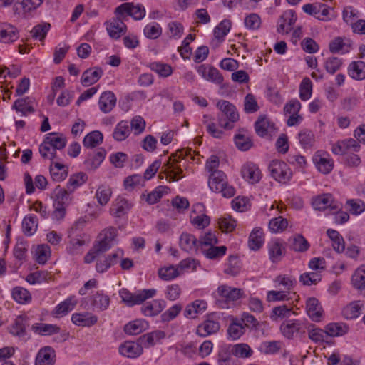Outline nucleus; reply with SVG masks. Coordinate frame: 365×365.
<instances>
[{
    "instance_id": "nucleus-45",
    "label": "nucleus",
    "mask_w": 365,
    "mask_h": 365,
    "mask_svg": "<svg viewBox=\"0 0 365 365\" xmlns=\"http://www.w3.org/2000/svg\"><path fill=\"white\" fill-rule=\"evenodd\" d=\"M206 309V302L202 300H195L186 307L185 315L187 317L195 318L197 314L202 313Z\"/></svg>"
},
{
    "instance_id": "nucleus-27",
    "label": "nucleus",
    "mask_w": 365,
    "mask_h": 365,
    "mask_svg": "<svg viewBox=\"0 0 365 365\" xmlns=\"http://www.w3.org/2000/svg\"><path fill=\"white\" fill-rule=\"evenodd\" d=\"M281 20L282 22L278 26L277 31L288 34L297 21V15L292 10L287 11L281 16Z\"/></svg>"
},
{
    "instance_id": "nucleus-47",
    "label": "nucleus",
    "mask_w": 365,
    "mask_h": 365,
    "mask_svg": "<svg viewBox=\"0 0 365 365\" xmlns=\"http://www.w3.org/2000/svg\"><path fill=\"white\" fill-rule=\"evenodd\" d=\"M12 108L17 112L21 113L23 115H27L28 113L34 112L29 98H19L13 104Z\"/></svg>"
},
{
    "instance_id": "nucleus-25",
    "label": "nucleus",
    "mask_w": 365,
    "mask_h": 365,
    "mask_svg": "<svg viewBox=\"0 0 365 365\" xmlns=\"http://www.w3.org/2000/svg\"><path fill=\"white\" fill-rule=\"evenodd\" d=\"M307 312L312 320L319 322L322 317V308L315 297H310L306 302Z\"/></svg>"
},
{
    "instance_id": "nucleus-36",
    "label": "nucleus",
    "mask_w": 365,
    "mask_h": 365,
    "mask_svg": "<svg viewBox=\"0 0 365 365\" xmlns=\"http://www.w3.org/2000/svg\"><path fill=\"white\" fill-rule=\"evenodd\" d=\"M245 332V328L237 318H232L227 328V334L232 340L239 339Z\"/></svg>"
},
{
    "instance_id": "nucleus-2",
    "label": "nucleus",
    "mask_w": 365,
    "mask_h": 365,
    "mask_svg": "<svg viewBox=\"0 0 365 365\" xmlns=\"http://www.w3.org/2000/svg\"><path fill=\"white\" fill-rule=\"evenodd\" d=\"M70 191L59 186L54 190L53 218L60 220L66 215V207L70 205L72 200Z\"/></svg>"
},
{
    "instance_id": "nucleus-11",
    "label": "nucleus",
    "mask_w": 365,
    "mask_h": 365,
    "mask_svg": "<svg viewBox=\"0 0 365 365\" xmlns=\"http://www.w3.org/2000/svg\"><path fill=\"white\" fill-rule=\"evenodd\" d=\"M303 11L307 14L314 16L319 20H327L329 19V7L321 3L307 4L302 7Z\"/></svg>"
},
{
    "instance_id": "nucleus-28",
    "label": "nucleus",
    "mask_w": 365,
    "mask_h": 365,
    "mask_svg": "<svg viewBox=\"0 0 365 365\" xmlns=\"http://www.w3.org/2000/svg\"><path fill=\"white\" fill-rule=\"evenodd\" d=\"M116 103V98L111 91L103 92L98 101L100 109L104 113L110 112L115 107Z\"/></svg>"
},
{
    "instance_id": "nucleus-24",
    "label": "nucleus",
    "mask_w": 365,
    "mask_h": 365,
    "mask_svg": "<svg viewBox=\"0 0 365 365\" xmlns=\"http://www.w3.org/2000/svg\"><path fill=\"white\" fill-rule=\"evenodd\" d=\"M268 252L272 262L277 263L281 261L285 247L279 240H274L268 244Z\"/></svg>"
},
{
    "instance_id": "nucleus-14",
    "label": "nucleus",
    "mask_w": 365,
    "mask_h": 365,
    "mask_svg": "<svg viewBox=\"0 0 365 365\" xmlns=\"http://www.w3.org/2000/svg\"><path fill=\"white\" fill-rule=\"evenodd\" d=\"M312 206L315 210H324L328 207L331 210H339L337 202L329 193L323 194L314 197L312 200Z\"/></svg>"
},
{
    "instance_id": "nucleus-62",
    "label": "nucleus",
    "mask_w": 365,
    "mask_h": 365,
    "mask_svg": "<svg viewBox=\"0 0 365 365\" xmlns=\"http://www.w3.org/2000/svg\"><path fill=\"white\" fill-rule=\"evenodd\" d=\"M165 189H167L166 187L160 186L148 195H143L141 198L145 199L149 205L155 204L162 198Z\"/></svg>"
},
{
    "instance_id": "nucleus-12",
    "label": "nucleus",
    "mask_w": 365,
    "mask_h": 365,
    "mask_svg": "<svg viewBox=\"0 0 365 365\" xmlns=\"http://www.w3.org/2000/svg\"><path fill=\"white\" fill-rule=\"evenodd\" d=\"M359 149V143L353 138H349L336 142L332 145L331 151L336 155H345L349 151L358 152Z\"/></svg>"
},
{
    "instance_id": "nucleus-57",
    "label": "nucleus",
    "mask_w": 365,
    "mask_h": 365,
    "mask_svg": "<svg viewBox=\"0 0 365 365\" xmlns=\"http://www.w3.org/2000/svg\"><path fill=\"white\" fill-rule=\"evenodd\" d=\"M9 331L14 336H24L26 334V322L24 318L19 316L10 327Z\"/></svg>"
},
{
    "instance_id": "nucleus-29",
    "label": "nucleus",
    "mask_w": 365,
    "mask_h": 365,
    "mask_svg": "<svg viewBox=\"0 0 365 365\" xmlns=\"http://www.w3.org/2000/svg\"><path fill=\"white\" fill-rule=\"evenodd\" d=\"M131 207L128 201L123 197H118L113 203L110 212L116 217H120L125 215Z\"/></svg>"
},
{
    "instance_id": "nucleus-4",
    "label": "nucleus",
    "mask_w": 365,
    "mask_h": 365,
    "mask_svg": "<svg viewBox=\"0 0 365 365\" xmlns=\"http://www.w3.org/2000/svg\"><path fill=\"white\" fill-rule=\"evenodd\" d=\"M156 294V289H143L138 293L133 294L127 289H122L119 292L120 297L123 302L128 306L132 307L135 304H140L146 299L152 298Z\"/></svg>"
},
{
    "instance_id": "nucleus-7",
    "label": "nucleus",
    "mask_w": 365,
    "mask_h": 365,
    "mask_svg": "<svg viewBox=\"0 0 365 365\" xmlns=\"http://www.w3.org/2000/svg\"><path fill=\"white\" fill-rule=\"evenodd\" d=\"M115 14L119 16L127 14L135 20H140L145 16V10L141 5L135 6L133 3L127 2L118 6L115 10Z\"/></svg>"
},
{
    "instance_id": "nucleus-64",
    "label": "nucleus",
    "mask_w": 365,
    "mask_h": 365,
    "mask_svg": "<svg viewBox=\"0 0 365 365\" xmlns=\"http://www.w3.org/2000/svg\"><path fill=\"white\" fill-rule=\"evenodd\" d=\"M288 226L287 220L282 216L272 219L269 223V228L273 232L284 231Z\"/></svg>"
},
{
    "instance_id": "nucleus-63",
    "label": "nucleus",
    "mask_w": 365,
    "mask_h": 365,
    "mask_svg": "<svg viewBox=\"0 0 365 365\" xmlns=\"http://www.w3.org/2000/svg\"><path fill=\"white\" fill-rule=\"evenodd\" d=\"M235 143L237 148L242 151L248 150L253 145L252 140L248 135L241 133L235 135Z\"/></svg>"
},
{
    "instance_id": "nucleus-54",
    "label": "nucleus",
    "mask_w": 365,
    "mask_h": 365,
    "mask_svg": "<svg viewBox=\"0 0 365 365\" xmlns=\"http://www.w3.org/2000/svg\"><path fill=\"white\" fill-rule=\"evenodd\" d=\"M362 307L363 304L360 301L353 302L344 309V315L347 319L356 318L360 315Z\"/></svg>"
},
{
    "instance_id": "nucleus-58",
    "label": "nucleus",
    "mask_w": 365,
    "mask_h": 365,
    "mask_svg": "<svg viewBox=\"0 0 365 365\" xmlns=\"http://www.w3.org/2000/svg\"><path fill=\"white\" fill-rule=\"evenodd\" d=\"M50 28L51 25L48 23H42L35 26L31 31L32 38L43 41Z\"/></svg>"
},
{
    "instance_id": "nucleus-51",
    "label": "nucleus",
    "mask_w": 365,
    "mask_h": 365,
    "mask_svg": "<svg viewBox=\"0 0 365 365\" xmlns=\"http://www.w3.org/2000/svg\"><path fill=\"white\" fill-rule=\"evenodd\" d=\"M227 247L225 246L215 247L210 246L207 248L202 247L200 251L209 259H217L225 255Z\"/></svg>"
},
{
    "instance_id": "nucleus-19",
    "label": "nucleus",
    "mask_w": 365,
    "mask_h": 365,
    "mask_svg": "<svg viewBox=\"0 0 365 365\" xmlns=\"http://www.w3.org/2000/svg\"><path fill=\"white\" fill-rule=\"evenodd\" d=\"M121 355L128 358H135L143 353L142 344L134 341H125L119 346Z\"/></svg>"
},
{
    "instance_id": "nucleus-41",
    "label": "nucleus",
    "mask_w": 365,
    "mask_h": 365,
    "mask_svg": "<svg viewBox=\"0 0 365 365\" xmlns=\"http://www.w3.org/2000/svg\"><path fill=\"white\" fill-rule=\"evenodd\" d=\"M31 329L34 332L41 335H51L60 331V327L49 324L36 323L32 325Z\"/></svg>"
},
{
    "instance_id": "nucleus-35",
    "label": "nucleus",
    "mask_w": 365,
    "mask_h": 365,
    "mask_svg": "<svg viewBox=\"0 0 365 365\" xmlns=\"http://www.w3.org/2000/svg\"><path fill=\"white\" fill-rule=\"evenodd\" d=\"M52 179L56 182L63 181L68 175V168L64 165L52 161L50 165Z\"/></svg>"
},
{
    "instance_id": "nucleus-46",
    "label": "nucleus",
    "mask_w": 365,
    "mask_h": 365,
    "mask_svg": "<svg viewBox=\"0 0 365 365\" xmlns=\"http://www.w3.org/2000/svg\"><path fill=\"white\" fill-rule=\"evenodd\" d=\"M12 297L19 304H24L31 301V294L25 288L16 287L12 289Z\"/></svg>"
},
{
    "instance_id": "nucleus-43",
    "label": "nucleus",
    "mask_w": 365,
    "mask_h": 365,
    "mask_svg": "<svg viewBox=\"0 0 365 365\" xmlns=\"http://www.w3.org/2000/svg\"><path fill=\"white\" fill-rule=\"evenodd\" d=\"M130 133V128L128 125V122L122 120L115 126L113 136L115 140L122 141L126 139L129 136Z\"/></svg>"
},
{
    "instance_id": "nucleus-10",
    "label": "nucleus",
    "mask_w": 365,
    "mask_h": 365,
    "mask_svg": "<svg viewBox=\"0 0 365 365\" xmlns=\"http://www.w3.org/2000/svg\"><path fill=\"white\" fill-rule=\"evenodd\" d=\"M313 162L319 172L323 174L329 173L334 168V161L329 155L322 150L315 153Z\"/></svg>"
},
{
    "instance_id": "nucleus-40",
    "label": "nucleus",
    "mask_w": 365,
    "mask_h": 365,
    "mask_svg": "<svg viewBox=\"0 0 365 365\" xmlns=\"http://www.w3.org/2000/svg\"><path fill=\"white\" fill-rule=\"evenodd\" d=\"M264 242V235L261 228H255L250 235L248 245L251 250H258Z\"/></svg>"
},
{
    "instance_id": "nucleus-16",
    "label": "nucleus",
    "mask_w": 365,
    "mask_h": 365,
    "mask_svg": "<svg viewBox=\"0 0 365 365\" xmlns=\"http://www.w3.org/2000/svg\"><path fill=\"white\" fill-rule=\"evenodd\" d=\"M256 133L260 137L271 136L275 130L274 124L266 116H259L255 123Z\"/></svg>"
},
{
    "instance_id": "nucleus-60",
    "label": "nucleus",
    "mask_w": 365,
    "mask_h": 365,
    "mask_svg": "<svg viewBox=\"0 0 365 365\" xmlns=\"http://www.w3.org/2000/svg\"><path fill=\"white\" fill-rule=\"evenodd\" d=\"M144 35L150 39H156L162 34L161 26L155 22L146 25L143 29Z\"/></svg>"
},
{
    "instance_id": "nucleus-52",
    "label": "nucleus",
    "mask_w": 365,
    "mask_h": 365,
    "mask_svg": "<svg viewBox=\"0 0 365 365\" xmlns=\"http://www.w3.org/2000/svg\"><path fill=\"white\" fill-rule=\"evenodd\" d=\"M112 195L111 189L105 185H101L96 192V197L98 204L103 206L106 205L110 199Z\"/></svg>"
},
{
    "instance_id": "nucleus-30",
    "label": "nucleus",
    "mask_w": 365,
    "mask_h": 365,
    "mask_svg": "<svg viewBox=\"0 0 365 365\" xmlns=\"http://www.w3.org/2000/svg\"><path fill=\"white\" fill-rule=\"evenodd\" d=\"M220 325L219 322L207 319L200 324L197 328V334L202 337H206L219 331Z\"/></svg>"
},
{
    "instance_id": "nucleus-55",
    "label": "nucleus",
    "mask_w": 365,
    "mask_h": 365,
    "mask_svg": "<svg viewBox=\"0 0 365 365\" xmlns=\"http://www.w3.org/2000/svg\"><path fill=\"white\" fill-rule=\"evenodd\" d=\"M24 233L26 235L31 236L36 230L38 227V222L34 216H26L22 222Z\"/></svg>"
},
{
    "instance_id": "nucleus-48",
    "label": "nucleus",
    "mask_w": 365,
    "mask_h": 365,
    "mask_svg": "<svg viewBox=\"0 0 365 365\" xmlns=\"http://www.w3.org/2000/svg\"><path fill=\"white\" fill-rule=\"evenodd\" d=\"M300 145L304 149L312 148L315 143V137L312 130L304 129L298 134Z\"/></svg>"
},
{
    "instance_id": "nucleus-9",
    "label": "nucleus",
    "mask_w": 365,
    "mask_h": 365,
    "mask_svg": "<svg viewBox=\"0 0 365 365\" xmlns=\"http://www.w3.org/2000/svg\"><path fill=\"white\" fill-rule=\"evenodd\" d=\"M122 16L117 15L116 17L106 22L107 31L110 37L113 39L119 38L126 32L127 26Z\"/></svg>"
},
{
    "instance_id": "nucleus-50",
    "label": "nucleus",
    "mask_w": 365,
    "mask_h": 365,
    "mask_svg": "<svg viewBox=\"0 0 365 365\" xmlns=\"http://www.w3.org/2000/svg\"><path fill=\"white\" fill-rule=\"evenodd\" d=\"M349 327L344 324L330 323L325 327L327 336H338L346 334Z\"/></svg>"
},
{
    "instance_id": "nucleus-56",
    "label": "nucleus",
    "mask_w": 365,
    "mask_h": 365,
    "mask_svg": "<svg viewBox=\"0 0 365 365\" xmlns=\"http://www.w3.org/2000/svg\"><path fill=\"white\" fill-rule=\"evenodd\" d=\"M353 286L359 289H365V265L358 268L351 278Z\"/></svg>"
},
{
    "instance_id": "nucleus-44",
    "label": "nucleus",
    "mask_w": 365,
    "mask_h": 365,
    "mask_svg": "<svg viewBox=\"0 0 365 365\" xmlns=\"http://www.w3.org/2000/svg\"><path fill=\"white\" fill-rule=\"evenodd\" d=\"M88 180L87 175L83 172L77 173L70 176L67 182V189L73 192L77 187L83 185Z\"/></svg>"
},
{
    "instance_id": "nucleus-8",
    "label": "nucleus",
    "mask_w": 365,
    "mask_h": 365,
    "mask_svg": "<svg viewBox=\"0 0 365 365\" xmlns=\"http://www.w3.org/2000/svg\"><path fill=\"white\" fill-rule=\"evenodd\" d=\"M200 245L199 240L192 234L184 232L180 236V249L190 255L197 254L200 250Z\"/></svg>"
},
{
    "instance_id": "nucleus-6",
    "label": "nucleus",
    "mask_w": 365,
    "mask_h": 365,
    "mask_svg": "<svg viewBox=\"0 0 365 365\" xmlns=\"http://www.w3.org/2000/svg\"><path fill=\"white\" fill-rule=\"evenodd\" d=\"M269 170L272 176L281 182H286L289 180L292 175L288 165L279 160H273L269 165Z\"/></svg>"
},
{
    "instance_id": "nucleus-20",
    "label": "nucleus",
    "mask_w": 365,
    "mask_h": 365,
    "mask_svg": "<svg viewBox=\"0 0 365 365\" xmlns=\"http://www.w3.org/2000/svg\"><path fill=\"white\" fill-rule=\"evenodd\" d=\"M19 37L18 29L10 24L0 25V42L9 43L16 41Z\"/></svg>"
},
{
    "instance_id": "nucleus-53",
    "label": "nucleus",
    "mask_w": 365,
    "mask_h": 365,
    "mask_svg": "<svg viewBox=\"0 0 365 365\" xmlns=\"http://www.w3.org/2000/svg\"><path fill=\"white\" fill-rule=\"evenodd\" d=\"M180 275L178 267L173 265L161 267L158 269V276L162 280L170 281Z\"/></svg>"
},
{
    "instance_id": "nucleus-5",
    "label": "nucleus",
    "mask_w": 365,
    "mask_h": 365,
    "mask_svg": "<svg viewBox=\"0 0 365 365\" xmlns=\"http://www.w3.org/2000/svg\"><path fill=\"white\" fill-rule=\"evenodd\" d=\"M282 334L288 339H292L297 336H303L305 334L304 324L297 319H287L284 321L279 327Z\"/></svg>"
},
{
    "instance_id": "nucleus-13",
    "label": "nucleus",
    "mask_w": 365,
    "mask_h": 365,
    "mask_svg": "<svg viewBox=\"0 0 365 365\" xmlns=\"http://www.w3.org/2000/svg\"><path fill=\"white\" fill-rule=\"evenodd\" d=\"M242 178L250 183H256L261 178V171L258 166L252 162L245 163L241 168Z\"/></svg>"
},
{
    "instance_id": "nucleus-37",
    "label": "nucleus",
    "mask_w": 365,
    "mask_h": 365,
    "mask_svg": "<svg viewBox=\"0 0 365 365\" xmlns=\"http://www.w3.org/2000/svg\"><path fill=\"white\" fill-rule=\"evenodd\" d=\"M119 257V255L115 252L108 255L103 259H98L96 265V271L99 273H103L107 271L111 266L117 263Z\"/></svg>"
},
{
    "instance_id": "nucleus-17",
    "label": "nucleus",
    "mask_w": 365,
    "mask_h": 365,
    "mask_svg": "<svg viewBox=\"0 0 365 365\" xmlns=\"http://www.w3.org/2000/svg\"><path fill=\"white\" fill-rule=\"evenodd\" d=\"M56 356V351L51 346H44L37 353L35 365H54Z\"/></svg>"
},
{
    "instance_id": "nucleus-15",
    "label": "nucleus",
    "mask_w": 365,
    "mask_h": 365,
    "mask_svg": "<svg viewBox=\"0 0 365 365\" xmlns=\"http://www.w3.org/2000/svg\"><path fill=\"white\" fill-rule=\"evenodd\" d=\"M197 71L199 75L207 81L217 84H221L223 81V77L220 73V71L212 66L200 65L198 66Z\"/></svg>"
},
{
    "instance_id": "nucleus-42",
    "label": "nucleus",
    "mask_w": 365,
    "mask_h": 365,
    "mask_svg": "<svg viewBox=\"0 0 365 365\" xmlns=\"http://www.w3.org/2000/svg\"><path fill=\"white\" fill-rule=\"evenodd\" d=\"M290 248L295 252H304L309 248V243L303 235L298 234L289 239Z\"/></svg>"
},
{
    "instance_id": "nucleus-49",
    "label": "nucleus",
    "mask_w": 365,
    "mask_h": 365,
    "mask_svg": "<svg viewBox=\"0 0 365 365\" xmlns=\"http://www.w3.org/2000/svg\"><path fill=\"white\" fill-rule=\"evenodd\" d=\"M103 141V135L100 131H92L86 135L83 140L85 147L93 148L98 145Z\"/></svg>"
},
{
    "instance_id": "nucleus-32",
    "label": "nucleus",
    "mask_w": 365,
    "mask_h": 365,
    "mask_svg": "<svg viewBox=\"0 0 365 365\" xmlns=\"http://www.w3.org/2000/svg\"><path fill=\"white\" fill-rule=\"evenodd\" d=\"M218 294L227 301H236L243 296L241 289L232 288L227 285H222L217 289Z\"/></svg>"
},
{
    "instance_id": "nucleus-39",
    "label": "nucleus",
    "mask_w": 365,
    "mask_h": 365,
    "mask_svg": "<svg viewBox=\"0 0 365 365\" xmlns=\"http://www.w3.org/2000/svg\"><path fill=\"white\" fill-rule=\"evenodd\" d=\"M51 146L56 150H62L66 147V138L61 133H51L44 138Z\"/></svg>"
},
{
    "instance_id": "nucleus-34",
    "label": "nucleus",
    "mask_w": 365,
    "mask_h": 365,
    "mask_svg": "<svg viewBox=\"0 0 365 365\" xmlns=\"http://www.w3.org/2000/svg\"><path fill=\"white\" fill-rule=\"evenodd\" d=\"M348 74L355 80L365 79V62L362 61L351 62L348 67Z\"/></svg>"
},
{
    "instance_id": "nucleus-26",
    "label": "nucleus",
    "mask_w": 365,
    "mask_h": 365,
    "mask_svg": "<svg viewBox=\"0 0 365 365\" xmlns=\"http://www.w3.org/2000/svg\"><path fill=\"white\" fill-rule=\"evenodd\" d=\"M110 297L102 292H96L91 298V305L94 311L107 309L110 304Z\"/></svg>"
},
{
    "instance_id": "nucleus-1",
    "label": "nucleus",
    "mask_w": 365,
    "mask_h": 365,
    "mask_svg": "<svg viewBox=\"0 0 365 365\" xmlns=\"http://www.w3.org/2000/svg\"><path fill=\"white\" fill-rule=\"evenodd\" d=\"M220 110L218 115V123L220 127L230 130L234 128V123L239 120V114L236 108L231 103L225 100L218 101L217 104Z\"/></svg>"
},
{
    "instance_id": "nucleus-23",
    "label": "nucleus",
    "mask_w": 365,
    "mask_h": 365,
    "mask_svg": "<svg viewBox=\"0 0 365 365\" xmlns=\"http://www.w3.org/2000/svg\"><path fill=\"white\" fill-rule=\"evenodd\" d=\"M103 71L99 67L91 68L86 70L81 76V83L88 87L96 83L103 76Z\"/></svg>"
},
{
    "instance_id": "nucleus-3",
    "label": "nucleus",
    "mask_w": 365,
    "mask_h": 365,
    "mask_svg": "<svg viewBox=\"0 0 365 365\" xmlns=\"http://www.w3.org/2000/svg\"><path fill=\"white\" fill-rule=\"evenodd\" d=\"M208 185L212 191L220 192L225 197L230 198L235 195V190L232 185L227 184L224 172H215L210 174Z\"/></svg>"
},
{
    "instance_id": "nucleus-59",
    "label": "nucleus",
    "mask_w": 365,
    "mask_h": 365,
    "mask_svg": "<svg viewBox=\"0 0 365 365\" xmlns=\"http://www.w3.org/2000/svg\"><path fill=\"white\" fill-rule=\"evenodd\" d=\"M149 67L152 71L164 78L170 76L173 73L172 67L167 63L153 62L150 64Z\"/></svg>"
},
{
    "instance_id": "nucleus-33",
    "label": "nucleus",
    "mask_w": 365,
    "mask_h": 365,
    "mask_svg": "<svg viewBox=\"0 0 365 365\" xmlns=\"http://www.w3.org/2000/svg\"><path fill=\"white\" fill-rule=\"evenodd\" d=\"M165 337V331L161 330H156L140 336L139 341L142 345L145 346V347H150L154 346Z\"/></svg>"
},
{
    "instance_id": "nucleus-61",
    "label": "nucleus",
    "mask_w": 365,
    "mask_h": 365,
    "mask_svg": "<svg viewBox=\"0 0 365 365\" xmlns=\"http://www.w3.org/2000/svg\"><path fill=\"white\" fill-rule=\"evenodd\" d=\"M56 149L51 146L45 139L39 145V153L44 159H49L51 162L56 158Z\"/></svg>"
},
{
    "instance_id": "nucleus-18",
    "label": "nucleus",
    "mask_w": 365,
    "mask_h": 365,
    "mask_svg": "<svg viewBox=\"0 0 365 365\" xmlns=\"http://www.w3.org/2000/svg\"><path fill=\"white\" fill-rule=\"evenodd\" d=\"M166 302L163 299H154L141 307L142 313L146 317H154L160 314L165 307Z\"/></svg>"
},
{
    "instance_id": "nucleus-31",
    "label": "nucleus",
    "mask_w": 365,
    "mask_h": 365,
    "mask_svg": "<svg viewBox=\"0 0 365 365\" xmlns=\"http://www.w3.org/2000/svg\"><path fill=\"white\" fill-rule=\"evenodd\" d=\"M177 157V154L173 155L170 158L166 164L168 169L170 170V174H168L167 172L165 173L167 178H169V182L175 181L182 178V176L180 175L182 173V170L180 168V165H177V163L180 162L179 160L176 158Z\"/></svg>"
},
{
    "instance_id": "nucleus-22",
    "label": "nucleus",
    "mask_w": 365,
    "mask_h": 365,
    "mask_svg": "<svg viewBox=\"0 0 365 365\" xmlns=\"http://www.w3.org/2000/svg\"><path fill=\"white\" fill-rule=\"evenodd\" d=\"M71 321L77 326L89 327L97 323L98 317L90 312L74 313Z\"/></svg>"
},
{
    "instance_id": "nucleus-21",
    "label": "nucleus",
    "mask_w": 365,
    "mask_h": 365,
    "mask_svg": "<svg viewBox=\"0 0 365 365\" xmlns=\"http://www.w3.org/2000/svg\"><path fill=\"white\" fill-rule=\"evenodd\" d=\"M78 300L75 296H70L66 299L58 304L52 312L55 317L66 315L68 312L73 310L76 306Z\"/></svg>"
},
{
    "instance_id": "nucleus-38",
    "label": "nucleus",
    "mask_w": 365,
    "mask_h": 365,
    "mask_svg": "<svg viewBox=\"0 0 365 365\" xmlns=\"http://www.w3.org/2000/svg\"><path fill=\"white\" fill-rule=\"evenodd\" d=\"M327 234L332 242L334 250L338 253L343 252L345 249V242L339 232L333 229H328Z\"/></svg>"
}]
</instances>
